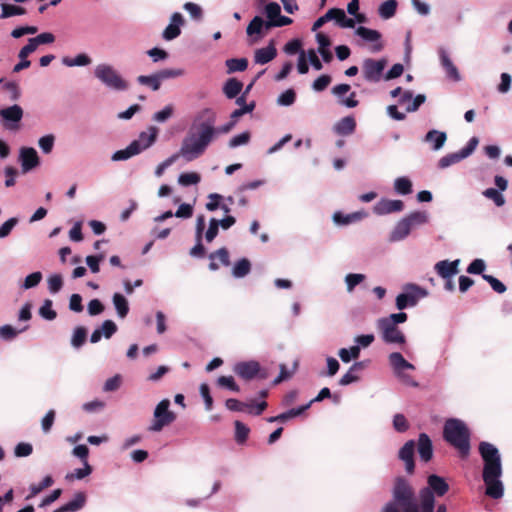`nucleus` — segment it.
<instances>
[{"label": "nucleus", "mask_w": 512, "mask_h": 512, "mask_svg": "<svg viewBox=\"0 0 512 512\" xmlns=\"http://www.w3.org/2000/svg\"><path fill=\"white\" fill-rule=\"evenodd\" d=\"M448 492V483L444 478L432 474L428 476L427 486L419 490L417 498L409 482L398 477L392 490V500L387 502L381 512H435V497ZM436 512H447L446 506L440 504Z\"/></svg>", "instance_id": "1"}, {"label": "nucleus", "mask_w": 512, "mask_h": 512, "mask_svg": "<svg viewBox=\"0 0 512 512\" xmlns=\"http://www.w3.org/2000/svg\"><path fill=\"white\" fill-rule=\"evenodd\" d=\"M217 116L212 108H204L199 111L192 124L182 140L178 154L187 162L194 161L201 157L216 139Z\"/></svg>", "instance_id": "2"}, {"label": "nucleus", "mask_w": 512, "mask_h": 512, "mask_svg": "<svg viewBox=\"0 0 512 512\" xmlns=\"http://www.w3.org/2000/svg\"><path fill=\"white\" fill-rule=\"evenodd\" d=\"M217 116L212 108H204L199 111L192 124L182 140L178 154L187 162L194 161L201 157L216 139Z\"/></svg>", "instance_id": "3"}, {"label": "nucleus", "mask_w": 512, "mask_h": 512, "mask_svg": "<svg viewBox=\"0 0 512 512\" xmlns=\"http://www.w3.org/2000/svg\"><path fill=\"white\" fill-rule=\"evenodd\" d=\"M479 453L483 460L482 479L486 486L485 494L493 499H500L504 494L502 462L499 450L489 442H480Z\"/></svg>", "instance_id": "4"}, {"label": "nucleus", "mask_w": 512, "mask_h": 512, "mask_svg": "<svg viewBox=\"0 0 512 512\" xmlns=\"http://www.w3.org/2000/svg\"><path fill=\"white\" fill-rule=\"evenodd\" d=\"M450 446L461 459H467L471 452V431L460 419L450 418Z\"/></svg>", "instance_id": "5"}, {"label": "nucleus", "mask_w": 512, "mask_h": 512, "mask_svg": "<svg viewBox=\"0 0 512 512\" xmlns=\"http://www.w3.org/2000/svg\"><path fill=\"white\" fill-rule=\"evenodd\" d=\"M429 221L426 211H414L398 221L389 235L390 242L404 240L413 229L425 225Z\"/></svg>", "instance_id": "6"}, {"label": "nucleus", "mask_w": 512, "mask_h": 512, "mask_svg": "<svg viewBox=\"0 0 512 512\" xmlns=\"http://www.w3.org/2000/svg\"><path fill=\"white\" fill-rule=\"evenodd\" d=\"M93 74L94 77L109 90L122 92L129 88L128 82L110 64L101 63L96 65Z\"/></svg>", "instance_id": "7"}, {"label": "nucleus", "mask_w": 512, "mask_h": 512, "mask_svg": "<svg viewBox=\"0 0 512 512\" xmlns=\"http://www.w3.org/2000/svg\"><path fill=\"white\" fill-rule=\"evenodd\" d=\"M428 296V291L415 283H406L402 287V292L399 293L395 300V305L398 310H404L409 307H414L418 302Z\"/></svg>", "instance_id": "8"}, {"label": "nucleus", "mask_w": 512, "mask_h": 512, "mask_svg": "<svg viewBox=\"0 0 512 512\" xmlns=\"http://www.w3.org/2000/svg\"><path fill=\"white\" fill-rule=\"evenodd\" d=\"M169 407L170 401L168 399H163L157 404L153 413V422L148 427L150 432H160L176 419V415L169 410Z\"/></svg>", "instance_id": "9"}, {"label": "nucleus", "mask_w": 512, "mask_h": 512, "mask_svg": "<svg viewBox=\"0 0 512 512\" xmlns=\"http://www.w3.org/2000/svg\"><path fill=\"white\" fill-rule=\"evenodd\" d=\"M387 66L385 58L373 59L366 58L362 62L363 77L367 82L377 83L381 80L384 69Z\"/></svg>", "instance_id": "10"}, {"label": "nucleus", "mask_w": 512, "mask_h": 512, "mask_svg": "<svg viewBox=\"0 0 512 512\" xmlns=\"http://www.w3.org/2000/svg\"><path fill=\"white\" fill-rule=\"evenodd\" d=\"M389 364L394 374L406 384L417 386L418 383L411 381L410 377L404 374V370H414L415 366L408 362L400 352H392L388 356Z\"/></svg>", "instance_id": "11"}, {"label": "nucleus", "mask_w": 512, "mask_h": 512, "mask_svg": "<svg viewBox=\"0 0 512 512\" xmlns=\"http://www.w3.org/2000/svg\"><path fill=\"white\" fill-rule=\"evenodd\" d=\"M23 114V109L18 104L1 109L0 116L2 118L3 127L9 131L19 130Z\"/></svg>", "instance_id": "12"}, {"label": "nucleus", "mask_w": 512, "mask_h": 512, "mask_svg": "<svg viewBox=\"0 0 512 512\" xmlns=\"http://www.w3.org/2000/svg\"><path fill=\"white\" fill-rule=\"evenodd\" d=\"M225 406L230 411L247 412L251 415L258 416L267 408V402L262 401L255 403L254 401H251L250 403H245L234 398H229L226 400Z\"/></svg>", "instance_id": "13"}, {"label": "nucleus", "mask_w": 512, "mask_h": 512, "mask_svg": "<svg viewBox=\"0 0 512 512\" xmlns=\"http://www.w3.org/2000/svg\"><path fill=\"white\" fill-rule=\"evenodd\" d=\"M377 328L381 333L382 340L387 344H404L406 337L396 326L377 320Z\"/></svg>", "instance_id": "14"}, {"label": "nucleus", "mask_w": 512, "mask_h": 512, "mask_svg": "<svg viewBox=\"0 0 512 512\" xmlns=\"http://www.w3.org/2000/svg\"><path fill=\"white\" fill-rule=\"evenodd\" d=\"M19 162L21 164L22 173H28L40 164L37 151L32 147H22L19 151Z\"/></svg>", "instance_id": "15"}, {"label": "nucleus", "mask_w": 512, "mask_h": 512, "mask_svg": "<svg viewBox=\"0 0 512 512\" xmlns=\"http://www.w3.org/2000/svg\"><path fill=\"white\" fill-rule=\"evenodd\" d=\"M233 371L244 380H252L259 374L260 364L254 360L238 362Z\"/></svg>", "instance_id": "16"}, {"label": "nucleus", "mask_w": 512, "mask_h": 512, "mask_svg": "<svg viewBox=\"0 0 512 512\" xmlns=\"http://www.w3.org/2000/svg\"><path fill=\"white\" fill-rule=\"evenodd\" d=\"M184 24V18L181 13L175 12L170 17V23L164 29L162 37L166 41H171L181 34V26Z\"/></svg>", "instance_id": "17"}, {"label": "nucleus", "mask_w": 512, "mask_h": 512, "mask_svg": "<svg viewBox=\"0 0 512 512\" xmlns=\"http://www.w3.org/2000/svg\"><path fill=\"white\" fill-rule=\"evenodd\" d=\"M404 209V202L398 199H381L373 208L377 215H387L401 212Z\"/></svg>", "instance_id": "18"}, {"label": "nucleus", "mask_w": 512, "mask_h": 512, "mask_svg": "<svg viewBox=\"0 0 512 512\" xmlns=\"http://www.w3.org/2000/svg\"><path fill=\"white\" fill-rule=\"evenodd\" d=\"M426 101V96L424 94H418L413 97L412 91H404L401 97L399 98V104L406 105V112H415L419 109V107Z\"/></svg>", "instance_id": "19"}, {"label": "nucleus", "mask_w": 512, "mask_h": 512, "mask_svg": "<svg viewBox=\"0 0 512 512\" xmlns=\"http://www.w3.org/2000/svg\"><path fill=\"white\" fill-rule=\"evenodd\" d=\"M414 448L415 442L413 440L407 441L399 450V458L404 461L405 469L408 473L414 471Z\"/></svg>", "instance_id": "20"}, {"label": "nucleus", "mask_w": 512, "mask_h": 512, "mask_svg": "<svg viewBox=\"0 0 512 512\" xmlns=\"http://www.w3.org/2000/svg\"><path fill=\"white\" fill-rule=\"evenodd\" d=\"M277 56V50L273 41L266 47L259 48L254 53V62L264 65L272 61Z\"/></svg>", "instance_id": "21"}, {"label": "nucleus", "mask_w": 512, "mask_h": 512, "mask_svg": "<svg viewBox=\"0 0 512 512\" xmlns=\"http://www.w3.org/2000/svg\"><path fill=\"white\" fill-rule=\"evenodd\" d=\"M447 140V135L445 132H441L438 130H430L423 138V142L427 143L429 147L438 151L441 149Z\"/></svg>", "instance_id": "22"}, {"label": "nucleus", "mask_w": 512, "mask_h": 512, "mask_svg": "<svg viewBox=\"0 0 512 512\" xmlns=\"http://www.w3.org/2000/svg\"><path fill=\"white\" fill-rule=\"evenodd\" d=\"M158 132H159V129L155 126H150L148 128V131H143L139 134V137L138 139L136 140H133L132 142H137L138 145H139V148H140V153L151 147L156 139H157V135H158Z\"/></svg>", "instance_id": "23"}, {"label": "nucleus", "mask_w": 512, "mask_h": 512, "mask_svg": "<svg viewBox=\"0 0 512 512\" xmlns=\"http://www.w3.org/2000/svg\"><path fill=\"white\" fill-rule=\"evenodd\" d=\"M366 216L367 213L365 211H357L350 214H343L338 211L333 214V221L336 225L345 226L358 222Z\"/></svg>", "instance_id": "24"}, {"label": "nucleus", "mask_w": 512, "mask_h": 512, "mask_svg": "<svg viewBox=\"0 0 512 512\" xmlns=\"http://www.w3.org/2000/svg\"><path fill=\"white\" fill-rule=\"evenodd\" d=\"M418 453L424 462L431 460L433 456L432 442L427 434L421 433L418 439Z\"/></svg>", "instance_id": "25"}, {"label": "nucleus", "mask_w": 512, "mask_h": 512, "mask_svg": "<svg viewBox=\"0 0 512 512\" xmlns=\"http://www.w3.org/2000/svg\"><path fill=\"white\" fill-rule=\"evenodd\" d=\"M356 121L353 116H345L334 125V132L341 136H348L355 131Z\"/></svg>", "instance_id": "26"}, {"label": "nucleus", "mask_w": 512, "mask_h": 512, "mask_svg": "<svg viewBox=\"0 0 512 512\" xmlns=\"http://www.w3.org/2000/svg\"><path fill=\"white\" fill-rule=\"evenodd\" d=\"M478 144L479 139L475 136L472 137L467 143V145L464 148H462L459 152L450 154V164L457 163L470 156L474 152Z\"/></svg>", "instance_id": "27"}, {"label": "nucleus", "mask_w": 512, "mask_h": 512, "mask_svg": "<svg viewBox=\"0 0 512 512\" xmlns=\"http://www.w3.org/2000/svg\"><path fill=\"white\" fill-rule=\"evenodd\" d=\"M85 502H86L85 494L83 492H77L71 501L62 505L61 507L54 510L53 512H76L84 507Z\"/></svg>", "instance_id": "28"}, {"label": "nucleus", "mask_w": 512, "mask_h": 512, "mask_svg": "<svg viewBox=\"0 0 512 512\" xmlns=\"http://www.w3.org/2000/svg\"><path fill=\"white\" fill-rule=\"evenodd\" d=\"M316 40L319 45L318 52L321 55L324 62L329 63L333 59V54L329 50V46L331 45V41L329 37L321 32L316 34Z\"/></svg>", "instance_id": "29"}, {"label": "nucleus", "mask_w": 512, "mask_h": 512, "mask_svg": "<svg viewBox=\"0 0 512 512\" xmlns=\"http://www.w3.org/2000/svg\"><path fill=\"white\" fill-rule=\"evenodd\" d=\"M140 148L137 142H131L125 149L117 150L111 156L112 161H125L138 155Z\"/></svg>", "instance_id": "30"}, {"label": "nucleus", "mask_w": 512, "mask_h": 512, "mask_svg": "<svg viewBox=\"0 0 512 512\" xmlns=\"http://www.w3.org/2000/svg\"><path fill=\"white\" fill-rule=\"evenodd\" d=\"M243 89V83L236 78H229L223 85V93L228 99L236 98Z\"/></svg>", "instance_id": "31"}, {"label": "nucleus", "mask_w": 512, "mask_h": 512, "mask_svg": "<svg viewBox=\"0 0 512 512\" xmlns=\"http://www.w3.org/2000/svg\"><path fill=\"white\" fill-rule=\"evenodd\" d=\"M112 302L119 318L124 319L129 313V302L121 293H114Z\"/></svg>", "instance_id": "32"}, {"label": "nucleus", "mask_w": 512, "mask_h": 512, "mask_svg": "<svg viewBox=\"0 0 512 512\" xmlns=\"http://www.w3.org/2000/svg\"><path fill=\"white\" fill-rule=\"evenodd\" d=\"M364 368V362L359 361L352 364V366L349 368L347 373H345L340 379H339V385L341 386H347L351 383L357 382L359 380V377L354 374L355 371H359Z\"/></svg>", "instance_id": "33"}, {"label": "nucleus", "mask_w": 512, "mask_h": 512, "mask_svg": "<svg viewBox=\"0 0 512 512\" xmlns=\"http://www.w3.org/2000/svg\"><path fill=\"white\" fill-rule=\"evenodd\" d=\"M29 325L26 324L20 329H16L12 325L6 324L3 326H0V338L4 341H12L14 340L20 333L25 332L28 330Z\"/></svg>", "instance_id": "34"}, {"label": "nucleus", "mask_w": 512, "mask_h": 512, "mask_svg": "<svg viewBox=\"0 0 512 512\" xmlns=\"http://www.w3.org/2000/svg\"><path fill=\"white\" fill-rule=\"evenodd\" d=\"M53 483H54V480H53L52 476L47 475L42 479V481L40 483L31 484L29 487V494L26 496V500H30V499L34 498L36 495H38L44 489L52 486Z\"/></svg>", "instance_id": "35"}, {"label": "nucleus", "mask_w": 512, "mask_h": 512, "mask_svg": "<svg viewBox=\"0 0 512 512\" xmlns=\"http://www.w3.org/2000/svg\"><path fill=\"white\" fill-rule=\"evenodd\" d=\"M225 65L228 74L243 72L248 67V60L246 58H230L225 61Z\"/></svg>", "instance_id": "36"}, {"label": "nucleus", "mask_w": 512, "mask_h": 512, "mask_svg": "<svg viewBox=\"0 0 512 512\" xmlns=\"http://www.w3.org/2000/svg\"><path fill=\"white\" fill-rule=\"evenodd\" d=\"M251 271V263L247 258L238 260L233 268L232 275L234 278H243L248 275Z\"/></svg>", "instance_id": "37"}, {"label": "nucleus", "mask_w": 512, "mask_h": 512, "mask_svg": "<svg viewBox=\"0 0 512 512\" xmlns=\"http://www.w3.org/2000/svg\"><path fill=\"white\" fill-rule=\"evenodd\" d=\"M91 62H92L91 58L85 53H80V54L76 55L74 58H71V57H63L62 58L63 65H65L67 67L87 66V65L91 64Z\"/></svg>", "instance_id": "38"}, {"label": "nucleus", "mask_w": 512, "mask_h": 512, "mask_svg": "<svg viewBox=\"0 0 512 512\" xmlns=\"http://www.w3.org/2000/svg\"><path fill=\"white\" fill-rule=\"evenodd\" d=\"M355 33L366 42H378L381 39L380 32L364 26H359L355 30Z\"/></svg>", "instance_id": "39"}, {"label": "nucleus", "mask_w": 512, "mask_h": 512, "mask_svg": "<svg viewBox=\"0 0 512 512\" xmlns=\"http://www.w3.org/2000/svg\"><path fill=\"white\" fill-rule=\"evenodd\" d=\"M394 190L399 195H408L412 193V182L408 177H398L394 181Z\"/></svg>", "instance_id": "40"}, {"label": "nucleus", "mask_w": 512, "mask_h": 512, "mask_svg": "<svg viewBox=\"0 0 512 512\" xmlns=\"http://www.w3.org/2000/svg\"><path fill=\"white\" fill-rule=\"evenodd\" d=\"M87 337V330L83 326H78L74 329L72 337H71V345L75 349H80Z\"/></svg>", "instance_id": "41"}, {"label": "nucleus", "mask_w": 512, "mask_h": 512, "mask_svg": "<svg viewBox=\"0 0 512 512\" xmlns=\"http://www.w3.org/2000/svg\"><path fill=\"white\" fill-rule=\"evenodd\" d=\"M396 9L397 2L395 0H387L379 6L378 13L381 18L390 19L395 15Z\"/></svg>", "instance_id": "42"}, {"label": "nucleus", "mask_w": 512, "mask_h": 512, "mask_svg": "<svg viewBox=\"0 0 512 512\" xmlns=\"http://www.w3.org/2000/svg\"><path fill=\"white\" fill-rule=\"evenodd\" d=\"M1 9L2 13L0 15V18L2 19L26 14V9L17 5L3 3L1 4Z\"/></svg>", "instance_id": "43"}, {"label": "nucleus", "mask_w": 512, "mask_h": 512, "mask_svg": "<svg viewBox=\"0 0 512 512\" xmlns=\"http://www.w3.org/2000/svg\"><path fill=\"white\" fill-rule=\"evenodd\" d=\"M137 82L141 85L149 86L153 91L159 90L161 86L157 73L151 75H140L137 77Z\"/></svg>", "instance_id": "44"}, {"label": "nucleus", "mask_w": 512, "mask_h": 512, "mask_svg": "<svg viewBox=\"0 0 512 512\" xmlns=\"http://www.w3.org/2000/svg\"><path fill=\"white\" fill-rule=\"evenodd\" d=\"M234 426H235V440L238 444H243L246 442L248 436H249V433H250V428L245 425L244 423H242L241 421L239 420H236L234 422Z\"/></svg>", "instance_id": "45"}, {"label": "nucleus", "mask_w": 512, "mask_h": 512, "mask_svg": "<svg viewBox=\"0 0 512 512\" xmlns=\"http://www.w3.org/2000/svg\"><path fill=\"white\" fill-rule=\"evenodd\" d=\"M360 355V347L353 345L350 348H341L338 356L344 363H349L352 359H357Z\"/></svg>", "instance_id": "46"}, {"label": "nucleus", "mask_w": 512, "mask_h": 512, "mask_svg": "<svg viewBox=\"0 0 512 512\" xmlns=\"http://www.w3.org/2000/svg\"><path fill=\"white\" fill-rule=\"evenodd\" d=\"M246 33L248 36L258 35L259 38L263 37L262 17L255 16L248 24Z\"/></svg>", "instance_id": "47"}, {"label": "nucleus", "mask_w": 512, "mask_h": 512, "mask_svg": "<svg viewBox=\"0 0 512 512\" xmlns=\"http://www.w3.org/2000/svg\"><path fill=\"white\" fill-rule=\"evenodd\" d=\"M91 473H92V467L90 466L88 461H85V463H83V468H77L72 473H68L66 475V479L67 480H73V479L82 480L83 478L87 477Z\"/></svg>", "instance_id": "48"}, {"label": "nucleus", "mask_w": 512, "mask_h": 512, "mask_svg": "<svg viewBox=\"0 0 512 512\" xmlns=\"http://www.w3.org/2000/svg\"><path fill=\"white\" fill-rule=\"evenodd\" d=\"M334 20H336L337 24L341 28H354L355 27V20L352 18H348L343 9L336 8Z\"/></svg>", "instance_id": "49"}, {"label": "nucleus", "mask_w": 512, "mask_h": 512, "mask_svg": "<svg viewBox=\"0 0 512 512\" xmlns=\"http://www.w3.org/2000/svg\"><path fill=\"white\" fill-rule=\"evenodd\" d=\"M52 305V300L46 299L39 309V315L48 321H52L57 317V313L52 309Z\"/></svg>", "instance_id": "50"}, {"label": "nucleus", "mask_w": 512, "mask_h": 512, "mask_svg": "<svg viewBox=\"0 0 512 512\" xmlns=\"http://www.w3.org/2000/svg\"><path fill=\"white\" fill-rule=\"evenodd\" d=\"M201 181V177L196 172L182 173L178 177V183L182 186L196 185Z\"/></svg>", "instance_id": "51"}, {"label": "nucleus", "mask_w": 512, "mask_h": 512, "mask_svg": "<svg viewBox=\"0 0 512 512\" xmlns=\"http://www.w3.org/2000/svg\"><path fill=\"white\" fill-rule=\"evenodd\" d=\"M366 276L360 273H349L345 276L347 291L351 293L354 288L365 280Z\"/></svg>", "instance_id": "52"}, {"label": "nucleus", "mask_w": 512, "mask_h": 512, "mask_svg": "<svg viewBox=\"0 0 512 512\" xmlns=\"http://www.w3.org/2000/svg\"><path fill=\"white\" fill-rule=\"evenodd\" d=\"M173 113H174L173 105L168 104L162 110L154 113L152 116V120L157 123H164L172 117Z\"/></svg>", "instance_id": "53"}, {"label": "nucleus", "mask_w": 512, "mask_h": 512, "mask_svg": "<svg viewBox=\"0 0 512 512\" xmlns=\"http://www.w3.org/2000/svg\"><path fill=\"white\" fill-rule=\"evenodd\" d=\"M55 143V136L53 134H48L42 136L38 140V145L44 154H49L53 150Z\"/></svg>", "instance_id": "54"}, {"label": "nucleus", "mask_w": 512, "mask_h": 512, "mask_svg": "<svg viewBox=\"0 0 512 512\" xmlns=\"http://www.w3.org/2000/svg\"><path fill=\"white\" fill-rule=\"evenodd\" d=\"M250 133L248 131L242 132L238 135L233 136L228 143L229 148H237L239 146H243L249 143L250 141Z\"/></svg>", "instance_id": "55"}, {"label": "nucleus", "mask_w": 512, "mask_h": 512, "mask_svg": "<svg viewBox=\"0 0 512 512\" xmlns=\"http://www.w3.org/2000/svg\"><path fill=\"white\" fill-rule=\"evenodd\" d=\"M483 195L492 200L496 206L498 207H501L505 204V198L504 196L501 194L500 191H498L497 189L495 188H488L486 189L484 192H483Z\"/></svg>", "instance_id": "56"}, {"label": "nucleus", "mask_w": 512, "mask_h": 512, "mask_svg": "<svg viewBox=\"0 0 512 512\" xmlns=\"http://www.w3.org/2000/svg\"><path fill=\"white\" fill-rule=\"evenodd\" d=\"M296 100V93L293 89H287L277 98V104L280 106H291Z\"/></svg>", "instance_id": "57"}, {"label": "nucleus", "mask_w": 512, "mask_h": 512, "mask_svg": "<svg viewBox=\"0 0 512 512\" xmlns=\"http://www.w3.org/2000/svg\"><path fill=\"white\" fill-rule=\"evenodd\" d=\"M117 325L112 320H105L99 327L102 336L106 339H110L117 332Z\"/></svg>", "instance_id": "58"}, {"label": "nucleus", "mask_w": 512, "mask_h": 512, "mask_svg": "<svg viewBox=\"0 0 512 512\" xmlns=\"http://www.w3.org/2000/svg\"><path fill=\"white\" fill-rule=\"evenodd\" d=\"M393 428L399 433H404L409 429V423L403 414L397 413L394 415Z\"/></svg>", "instance_id": "59"}, {"label": "nucleus", "mask_w": 512, "mask_h": 512, "mask_svg": "<svg viewBox=\"0 0 512 512\" xmlns=\"http://www.w3.org/2000/svg\"><path fill=\"white\" fill-rule=\"evenodd\" d=\"M48 289L52 294L58 293L63 286V278L60 274H53L48 278Z\"/></svg>", "instance_id": "60"}, {"label": "nucleus", "mask_w": 512, "mask_h": 512, "mask_svg": "<svg viewBox=\"0 0 512 512\" xmlns=\"http://www.w3.org/2000/svg\"><path fill=\"white\" fill-rule=\"evenodd\" d=\"M41 280H42V273L39 271L33 272V273L29 274L28 276H26V278L22 284V288L23 289L34 288L39 285Z\"/></svg>", "instance_id": "61"}, {"label": "nucleus", "mask_w": 512, "mask_h": 512, "mask_svg": "<svg viewBox=\"0 0 512 512\" xmlns=\"http://www.w3.org/2000/svg\"><path fill=\"white\" fill-rule=\"evenodd\" d=\"M408 316L405 312H402V310H400L399 313H393V314H390L388 317H382L380 319H378L379 321H382V322H388V324H392V325H398V324H402L404 322H406Z\"/></svg>", "instance_id": "62"}, {"label": "nucleus", "mask_w": 512, "mask_h": 512, "mask_svg": "<svg viewBox=\"0 0 512 512\" xmlns=\"http://www.w3.org/2000/svg\"><path fill=\"white\" fill-rule=\"evenodd\" d=\"M336 8L329 9L323 16L319 17L312 26V31L315 32L321 28L326 22L334 20Z\"/></svg>", "instance_id": "63"}, {"label": "nucleus", "mask_w": 512, "mask_h": 512, "mask_svg": "<svg viewBox=\"0 0 512 512\" xmlns=\"http://www.w3.org/2000/svg\"><path fill=\"white\" fill-rule=\"evenodd\" d=\"M219 227L218 219L211 218L209 221L208 229L205 232V239L208 243L212 242L216 238L219 232Z\"/></svg>", "instance_id": "64"}]
</instances>
